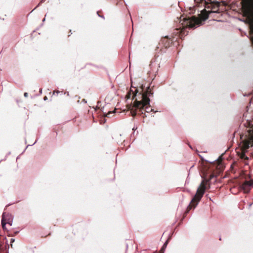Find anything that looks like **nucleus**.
<instances>
[{
    "mask_svg": "<svg viewBox=\"0 0 253 253\" xmlns=\"http://www.w3.org/2000/svg\"><path fill=\"white\" fill-rule=\"evenodd\" d=\"M214 177V174L212 173L210 174L209 178H204L198 187L195 195L192 199L190 204L188 207L187 209V212H188L192 208H195L197 205L205 192V190L207 188V185L208 184L209 187H210V184L209 182L210 180Z\"/></svg>",
    "mask_w": 253,
    "mask_h": 253,
    "instance_id": "obj_2",
    "label": "nucleus"
},
{
    "mask_svg": "<svg viewBox=\"0 0 253 253\" xmlns=\"http://www.w3.org/2000/svg\"><path fill=\"white\" fill-rule=\"evenodd\" d=\"M18 233V232H15V234H16Z\"/></svg>",
    "mask_w": 253,
    "mask_h": 253,
    "instance_id": "obj_16",
    "label": "nucleus"
},
{
    "mask_svg": "<svg viewBox=\"0 0 253 253\" xmlns=\"http://www.w3.org/2000/svg\"><path fill=\"white\" fill-rule=\"evenodd\" d=\"M172 40L169 38L168 36L162 38L159 43V45L161 48L160 50H163V47H165V49L169 47L172 44ZM159 48L160 47H157V49H159Z\"/></svg>",
    "mask_w": 253,
    "mask_h": 253,
    "instance_id": "obj_6",
    "label": "nucleus"
},
{
    "mask_svg": "<svg viewBox=\"0 0 253 253\" xmlns=\"http://www.w3.org/2000/svg\"><path fill=\"white\" fill-rule=\"evenodd\" d=\"M134 88L135 89L134 90H133L132 89H130L129 91L126 95V98H127V99H130L131 98V97H132V99H133L134 97L137 95V93H140L137 88L134 87Z\"/></svg>",
    "mask_w": 253,
    "mask_h": 253,
    "instance_id": "obj_7",
    "label": "nucleus"
},
{
    "mask_svg": "<svg viewBox=\"0 0 253 253\" xmlns=\"http://www.w3.org/2000/svg\"><path fill=\"white\" fill-rule=\"evenodd\" d=\"M140 89L139 94L141 95V100L138 101L136 99L133 106H130L128 108L132 117L136 116L137 113V110H139V112H141L145 108V111L147 113L153 111V109L150 107V100L149 96L152 95L153 94V91L150 89V86H148L146 91L144 92V86L142 84L140 86Z\"/></svg>",
    "mask_w": 253,
    "mask_h": 253,
    "instance_id": "obj_1",
    "label": "nucleus"
},
{
    "mask_svg": "<svg viewBox=\"0 0 253 253\" xmlns=\"http://www.w3.org/2000/svg\"><path fill=\"white\" fill-rule=\"evenodd\" d=\"M167 243H168V241L164 244V245H163L162 248L161 249V253H164V251L165 250V248L167 247Z\"/></svg>",
    "mask_w": 253,
    "mask_h": 253,
    "instance_id": "obj_11",
    "label": "nucleus"
},
{
    "mask_svg": "<svg viewBox=\"0 0 253 253\" xmlns=\"http://www.w3.org/2000/svg\"><path fill=\"white\" fill-rule=\"evenodd\" d=\"M6 214L3 213L2 214V220H1V225L2 227L4 230L6 229L5 225L6 224H9L10 225H12L11 221L9 219H7L5 218Z\"/></svg>",
    "mask_w": 253,
    "mask_h": 253,
    "instance_id": "obj_8",
    "label": "nucleus"
},
{
    "mask_svg": "<svg viewBox=\"0 0 253 253\" xmlns=\"http://www.w3.org/2000/svg\"><path fill=\"white\" fill-rule=\"evenodd\" d=\"M246 184H248L250 187H253V179H251L249 181L246 180Z\"/></svg>",
    "mask_w": 253,
    "mask_h": 253,
    "instance_id": "obj_10",
    "label": "nucleus"
},
{
    "mask_svg": "<svg viewBox=\"0 0 253 253\" xmlns=\"http://www.w3.org/2000/svg\"><path fill=\"white\" fill-rule=\"evenodd\" d=\"M114 112V111H113V112L109 111L106 114H104V116L106 117H110V115L113 113Z\"/></svg>",
    "mask_w": 253,
    "mask_h": 253,
    "instance_id": "obj_12",
    "label": "nucleus"
},
{
    "mask_svg": "<svg viewBox=\"0 0 253 253\" xmlns=\"http://www.w3.org/2000/svg\"><path fill=\"white\" fill-rule=\"evenodd\" d=\"M244 14L251 22L250 34L253 35L251 40L253 43V0H243Z\"/></svg>",
    "mask_w": 253,
    "mask_h": 253,
    "instance_id": "obj_4",
    "label": "nucleus"
},
{
    "mask_svg": "<svg viewBox=\"0 0 253 253\" xmlns=\"http://www.w3.org/2000/svg\"><path fill=\"white\" fill-rule=\"evenodd\" d=\"M241 188L245 193H249L250 191V187L248 184H246V181L242 184Z\"/></svg>",
    "mask_w": 253,
    "mask_h": 253,
    "instance_id": "obj_9",
    "label": "nucleus"
},
{
    "mask_svg": "<svg viewBox=\"0 0 253 253\" xmlns=\"http://www.w3.org/2000/svg\"><path fill=\"white\" fill-rule=\"evenodd\" d=\"M45 1V0H42L41 2L39 3L38 6L42 3V2H43Z\"/></svg>",
    "mask_w": 253,
    "mask_h": 253,
    "instance_id": "obj_15",
    "label": "nucleus"
},
{
    "mask_svg": "<svg viewBox=\"0 0 253 253\" xmlns=\"http://www.w3.org/2000/svg\"><path fill=\"white\" fill-rule=\"evenodd\" d=\"M249 133V138L243 141V144L241 147V152H237L238 156L241 159L248 160V157L245 155V151L248 149L250 146H253V129L250 130Z\"/></svg>",
    "mask_w": 253,
    "mask_h": 253,
    "instance_id": "obj_5",
    "label": "nucleus"
},
{
    "mask_svg": "<svg viewBox=\"0 0 253 253\" xmlns=\"http://www.w3.org/2000/svg\"><path fill=\"white\" fill-rule=\"evenodd\" d=\"M24 95L25 97H27L28 95V94L27 92H25L24 94Z\"/></svg>",
    "mask_w": 253,
    "mask_h": 253,
    "instance_id": "obj_14",
    "label": "nucleus"
},
{
    "mask_svg": "<svg viewBox=\"0 0 253 253\" xmlns=\"http://www.w3.org/2000/svg\"><path fill=\"white\" fill-rule=\"evenodd\" d=\"M15 241V240L13 238H11L10 240V243H11V247L12 248V243H14Z\"/></svg>",
    "mask_w": 253,
    "mask_h": 253,
    "instance_id": "obj_13",
    "label": "nucleus"
},
{
    "mask_svg": "<svg viewBox=\"0 0 253 253\" xmlns=\"http://www.w3.org/2000/svg\"><path fill=\"white\" fill-rule=\"evenodd\" d=\"M199 24V20L195 16L191 17L184 18L183 22L182 23L183 27L182 28L176 29L174 34L175 35H178L181 39H182L186 35H187L188 32L186 29L192 28Z\"/></svg>",
    "mask_w": 253,
    "mask_h": 253,
    "instance_id": "obj_3",
    "label": "nucleus"
}]
</instances>
